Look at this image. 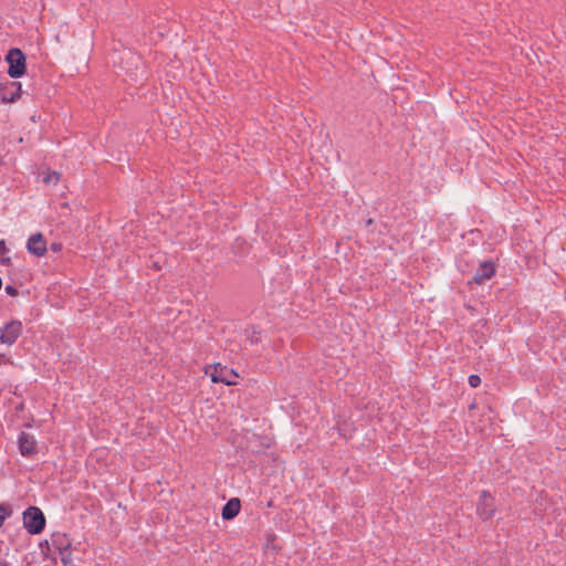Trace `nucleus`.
Returning <instances> with one entry per match:
<instances>
[{
    "label": "nucleus",
    "mask_w": 566,
    "mask_h": 566,
    "mask_svg": "<svg viewBox=\"0 0 566 566\" xmlns=\"http://www.w3.org/2000/svg\"><path fill=\"white\" fill-rule=\"evenodd\" d=\"M205 374L210 377L212 382L224 384L227 386L237 385L235 378L239 377L235 370L228 369L221 366V364L206 366Z\"/></svg>",
    "instance_id": "1"
},
{
    "label": "nucleus",
    "mask_w": 566,
    "mask_h": 566,
    "mask_svg": "<svg viewBox=\"0 0 566 566\" xmlns=\"http://www.w3.org/2000/svg\"><path fill=\"white\" fill-rule=\"evenodd\" d=\"M23 526L30 534H40L45 526V516L36 506L28 507L22 515Z\"/></svg>",
    "instance_id": "2"
},
{
    "label": "nucleus",
    "mask_w": 566,
    "mask_h": 566,
    "mask_svg": "<svg viewBox=\"0 0 566 566\" xmlns=\"http://www.w3.org/2000/svg\"><path fill=\"white\" fill-rule=\"evenodd\" d=\"M6 61L9 64L8 75L10 77L17 78L24 74L25 56L21 50L11 49L6 56Z\"/></svg>",
    "instance_id": "3"
},
{
    "label": "nucleus",
    "mask_w": 566,
    "mask_h": 566,
    "mask_svg": "<svg viewBox=\"0 0 566 566\" xmlns=\"http://www.w3.org/2000/svg\"><path fill=\"white\" fill-rule=\"evenodd\" d=\"M22 324L20 321H11L3 327H0V344L11 346L21 335Z\"/></svg>",
    "instance_id": "4"
},
{
    "label": "nucleus",
    "mask_w": 566,
    "mask_h": 566,
    "mask_svg": "<svg viewBox=\"0 0 566 566\" xmlns=\"http://www.w3.org/2000/svg\"><path fill=\"white\" fill-rule=\"evenodd\" d=\"M27 250L35 256H44L48 248L43 234L39 232L30 235L27 242Z\"/></svg>",
    "instance_id": "5"
},
{
    "label": "nucleus",
    "mask_w": 566,
    "mask_h": 566,
    "mask_svg": "<svg viewBox=\"0 0 566 566\" xmlns=\"http://www.w3.org/2000/svg\"><path fill=\"white\" fill-rule=\"evenodd\" d=\"M18 444L23 457H32L36 453V440L29 433L21 432L18 438Z\"/></svg>",
    "instance_id": "6"
},
{
    "label": "nucleus",
    "mask_w": 566,
    "mask_h": 566,
    "mask_svg": "<svg viewBox=\"0 0 566 566\" xmlns=\"http://www.w3.org/2000/svg\"><path fill=\"white\" fill-rule=\"evenodd\" d=\"M478 514L483 520H489L494 514L493 500L486 491H482L481 493Z\"/></svg>",
    "instance_id": "7"
},
{
    "label": "nucleus",
    "mask_w": 566,
    "mask_h": 566,
    "mask_svg": "<svg viewBox=\"0 0 566 566\" xmlns=\"http://www.w3.org/2000/svg\"><path fill=\"white\" fill-rule=\"evenodd\" d=\"M495 273V268L492 262H484L480 265L474 274V282L479 285L490 280Z\"/></svg>",
    "instance_id": "8"
},
{
    "label": "nucleus",
    "mask_w": 566,
    "mask_h": 566,
    "mask_svg": "<svg viewBox=\"0 0 566 566\" xmlns=\"http://www.w3.org/2000/svg\"><path fill=\"white\" fill-rule=\"evenodd\" d=\"M241 509L240 500L239 499H231L227 502V504L222 509V517L224 520H232L234 518Z\"/></svg>",
    "instance_id": "9"
},
{
    "label": "nucleus",
    "mask_w": 566,
    "mask_h": 566,
    "mask_svg": "<svg viewBox=\"0 0 566 566\" xmlns=\"http://www.w3.org/2000/svg\"><path fill=\"white\" fill-rule=\"evenodd\" d=\"M52 545L56 551L63 552L71 548L72 541L66 534L57 533L52 537Z\"/></svg>",
    "instance_id": "10"
},
{
    "label": "nucleus",
    "mask_w": 566,
    "mask_h": 566,
    "mask_svg": "<svg viewBox=\"0 0 566 566\" xmlns=\"http://www.w3.org/2000/svg\"><path fill=\"white\" fill-rule=\"evenodd\" d=\"M12 514V510L9 505L0 504V527L3 522Z\"/></svg>",
    "instance_id": "11"
},
{
    "label": "nucleus",
    "mask_w": 566,
    "mask_h": 566,
    "mask_svg": "<svg viewBox=\"0 0 566 566\" xmlns=\"http://www.w3.org/2000/svg\"><path fill=\"white\" fill-rule=\"evenodd\" d=\"M43 182L44 184H53L55 185L60 180V175L55 171H49L43 175Z\"/></svg>",
    "instance_id": "12"
},
{
    "label": "nucleus",
    "mask_w": 566,
    "mask_h": 566,
    "mask_svg": "<svg viewBox=\"0 0 566 566\" xmlns=\"http://www.w3.org/2000/svg\"><path fill=\"white\" fill-rule=\"evenodd\" d=\"M60 553V558H61V562L64 566H69L71 565L72 563V553H71V548L70 549H66V551H63V552H59Z\"/></svg>",
    "instance_id": "13"
},
{
    "label": "nucleus",
    "mask_w": 566,
    "mask_h": 566,
    "mask_svg": "<svg viewBox=\"0 0 566 566\" xmlns=\"http://www.w3.org/2000/svg\"><path fill=\"white\" fill-rule=\"evenodd\" d=\"M469 385L473 388H476L481 385V378L478 375H471L469 377Z\"/></svg>",
    "instance_id": "14"
},
{
    "label": "nucleus",
    "mask_w": 566,
    "mask_h": 566,
    "mask_svg": "<svg viewBox=\"0 0 566 566\" xmlns=\"http://www.w3.org/2000/svg\"><path fill=\"white\" fill-rule=\"evenodd\" d=\"M9 252V249L7 248L6 241L0 240V256H4Z\"/></svg>",
    "instance_id": "15"
},
{
    "label": "nucleus",
    "mask_w": 566,
    "mask_h": 566,
    "mask_svg": "<svg viewBox=\"0 0 566 566\" xmlns=\"http://www.w3.org/2000/svg\"><path fill=\"white\" fill-rule=\"evenodd\" d=\"M6 293L11 295V296H17L18 295V290L12 286V285H7L6 286Z\"/></svg>",
    "instance_id": "16"
},
{
    "label": "nucleus",
    "mask_w": 566,
    "mask_h": 566,
    "mask_svg": "<svg viewBox=\"0 0 566 566\" xmlns=\"http://www.w3.org/2000/svg\"><path fill=\"white\" fill-rule=\"evenodd\" d=\"M10 358L7 357L4 354H0V364L9 363Z\"/></svg>",
    "instance_id": "17"
},
{
    "label": "nucleus",
    "mask_w": 566,
    "mask_h": 566,
    "mask_svg": "<svg viewBox=\"0 0 566 566\" xmlns=\"http://www.w3.org/2000/svg\"><path fill=\"white\" fill-rule=\"evenodd\" d=\"M61 247L59 244H52L53 251H60Z\"/></svg>",
    "instance_id": "18"
}]
</instances>
